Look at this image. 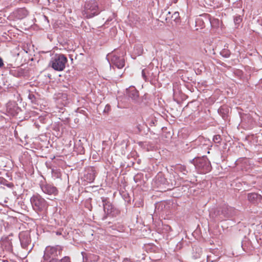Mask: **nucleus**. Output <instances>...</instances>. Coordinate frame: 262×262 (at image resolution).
Here are the masks:
<instances>
[{"instance_id": "f257e3e1", "label": "nucleus", "mask_w": 262, "mask_h": 262, "mask_svg": "<svg viewBox=\"0 0 262 262\" xmlns=\"http://www.w3.org/2000/svg\"><path fill=\"white\" fill-rule=\"evenodd\" d=\"M62 250L63 247L59 245L47 246L44 252V259L49 262H58L57 257L61 255Z\"/></svg>"}, {"instance_id": "f03ea898", "label": "nucleus", "mask_w": 262, "mask_h": 262, "mask_svg": "<svg viewBox=\"0 0 262 262\" xmlns=\"http://www.w3.org/2000/svg\"><path fill=\"white\" fill-rule=\"evenodd\" d=\"M33 209L37 212H41L47 210L48 204L40 195H33L30 199Z\"/></svg>"}, {"instance_id": "7ed1b4c3", "label": "nucleus", "mask_w": 262, "mask_h": 262, "mask_svg": "<svg viewBox=\"0 0 262 262\" xmlns=\"http://www.w3.org/2000/svg\"><path fill=\"white\" fill-rule=\"evenodd\" d=\"M82 13L86 18H91L98 15L99 11L97 3L92 1L86 2Z\"/></svg>"}, {"instance_id": "20e7f679", "label": "nucleus", "mask_w": 262, "mask_h": 262, "mask_svg": "<svg viewBox=\"0 0 262 262\" xmlns=\"http://www.w3.org/2000/svg\"><path fill=\"white\" fill-rule=\"evenodd\" d=\"M68 62L67 58L63 54H56L51 61L52 68L57 71H62Z\"/></svg>"}, {"instance_id": "39448f33", "label": "nucleus", "mask_w": 262, "mask_h": 262, "mask_svg": "<svg viewBox=\"0 0 262 262\" xmlns=\"http://www.w3.org/2000/svg\"><path fill=\"white\" fill-rule=\"evenodd\" d=\"M195 165L196 167L202 170V172L206 173L210 170V164L205 158H199L195 161Z\"/></svg>"}, {"instance_id": "423d86ee", "label": "nucleus", "mask_w": 262, "mask_h": 262, "mask_svg": "<svg viewBox=\"0 0 262 262\" xmlns=\"http://www.w3.org/2000/svg\"><path fill=\"white\" fill-rule=\"evenodd\" d=\"M42 191L49 195H56L58 193L57 188L51 184H46L41 186Z\"/></svg>"}, {"instance_id": "0eeeda50", "label": "nucleus", "mask_w": 262, "mask_h": 262, "mask_svg": "<svg viewBox=\"0 0 262 262\" xmlns=\"http://www.w3.org/2000/svg\"><path fill=\"white\" fill-rule=\"evenodd\" d=\"M19 239L21 245L23 248H27L31 242L30 235L27 233L20 234Z\"/></svg>"}, {"instance_id": "6e6552de", "label": "nucleus", "mask_w": 262, "mask_h": 262, "mask_svg": "<svg viewBox=\"0 0 262 262\" xmlns=\"http://www.w3.org/2000/svg\"><path fill=\"white\" fill-rule=\"evenodd\" d=\"M112 63L118 69H122L124 67L125 61L123 58H121L117 55H114L111 58Z\"/></svg>"}, {"instance_id": "1a4fd4ad", "label": "nucleus", "mask_w": 262, "mask_h": 262, "mask_svg": "<svg viewBox=\"0 0 262 262\" xmlns=\"http://www.w3.org/2000/svg\"><path fill=\"white\" fill-rule=\"evenodd\" d=\"M128 95L132 99H136L139 96V93L135 88H133L128 91Z\"/></svg>"}, {"instance_id": "9d476101", "label": "nucleus", "mask_w": 262, "mask_h": 262, "mask_svg": "<svg viewBox=\"0 0 262 262\" xmlns=\"http://www.w3.org/2000/svg\"><path fill=\"white\" fill-rule=\"evenodd\" d=\"M260 195L256 193H249L248 195V200L251 202H255L256 200H257Z\"/></svg>"}, {"instance_id": "9b49d317", "label": "nucleus", "mask_w": 262, "mask_h": 262, "mask_svg": "<svg viewBox=\"0 0 262 262\" xmlns=\"http://www.w3.org/2000/svg\"><path fill=\"white\" fill-rule=\"evenodd\" d=\"M176 170L177 172H181L183 174H186L187 173L186 167L182 165H177Z\"/></svg>"}, {"instance_id": "f8f14e48", "label": "nucleus", "mask_w": 262, "mask_h": 262, "mask_svg": "<svg viewBox=\"0 0 262 262\" xmlns=\"http://www.w3.org/2000/svg\"><path fill=\"white\" fill-rule=\"evenodd\" d=\"M171 18L176 23H179L180 22V17L178 12H174Z\"/></svg>"}, {"instance_id": "ddd939ff", "label": "nucleus", "mask_w": 262, "mask_h": 262, "mask_svg": "<svg viewBox=\"0 0 262 262\" xmlns=\"http://www.w3.org/2000/svg\"><path fill=\"white\" fill-rule=\"evenodd\" d=\"M213 140L216 143H220L222 141L221 136L219 135H215L213 137Z\"/></svg>"}, {"instance_id": "4468645a", "label": "nucleus", "mask_w": 262, "mask_h": 262, "mask_svg": "<svg viewBox=\"0 0 262 262\" xmlns=\"http://www.w3.org/2000/svg\"><path fill=\"white\" fill-rule=\"evenodd\" d=\"M90 258L92 261H97L99 260V256L95 254H91L90 255Z\"/></svg>"}, {"instance_id": "2eb2a0df", "label": "nucleus", "mask_w": 262, "mask_h": 262, "mask_svg": "<svg viewBox=\"0 0 262 262\" xmlns=\"http://www.w3.org/2000/svg\"><path fill=\"white\" fill-rule=\"evenodd\" d=\"M58 262H71L70 258L68 256H65L60 260L58 259Z\"/></svg>"}, {"instance_id": "dca6fc26", "label": "nucleus", "mask_w": 262, "mask_h": 262, "mask_svg": "<svg viewBox=\"0 0 262 262\" xmlns=\"http://www.w3.org/2000/svg\"><path fill=\"white\" fill-rule=\"evenodd\" d=\"M4 66L3 60L1 57H0V68H2Z\"/></svg>"}, {"instance_id": "f3484780", "label": "nucleus", "mask_w": 262, "mask_h": 262, "mask_svg": "<svg viewBox=\"0 0 262 262\" xmlns=\"http://www.w3.org/2000/svg\"><path fill=\"white\" fill-rule=\"evenodd\" d=\"M226 209L228 211H230V212L234 210V209L233 208L230 207H227Z\"/></svg>"}, {"instance_id": "a211bd4d", "label": "nucleus", "mask_w": 262, "mask_h": 262, "mask_svg": "<svg viewBox=\"0 0 262 262\" xmlns=\"http://www.w3.org/2000/svg\"><path fill=\"white\" fill-rule=\"evenodd\" d=\"M19 11H20V12H23V13H24V14H25V15H26V14H26V13H27V12H26V11L25 9H20Z\"/></svg>"}, {"instance_id": "6ab92c4d", "label": "nucleus", "mask_w": 262, "mask_h": 262, "mask_svg": "<svg viewBox=\"0 0 262 262\" xmlns=\"http://www.w3.org/2000/svg\"><path fill=\"white\" fill-rule=\"evenodd\" d=\"M142 75L143 77H144V78H146L145 73V70H142Z\"/></svg>"}, {"instance_id": "aec40b11", "label": "nucleus", "mask_w": 262, "mask_h": 262, "mask_svg": "<svg viewBox=\"0 0 262 262\" xmlns=\"http://www.w3.org/2000/svg\"><path fill=\"white\" fill-rule=\"evenodd\" d=\"M124 262H130V261L129 259H126L124 260Z\"/></svg>"}, {"instance_id": "412c9836", "label": "nucleus", "mask_w": 262, "mask_h": 262, "mask_svg": "<svg viewBox=\"0 0 262 262\" xmlns=\"http://www.w3.org/2000/svg\"><path fill=\"white\" fill-rule=\"evenodd\" d=\"M232 216V214H231V213H230V214H228H228H227V217H230V216Z\"/></svg>"}, {"instance_id": "4be33fe9", "label": "nucleus", "mask_w": 262, "mask_h": 262, "mask_svg": "<svg viewBox=\"0 0 262 262\" xmlns=\"http://www.w3.org/2000/svg\"><path fill=\"white\" fill-rule=\"evenodd\" d=\"M81 254L83 255L84 253H83V252H82V253H81Z\"/></svg>"}]
</instances>
